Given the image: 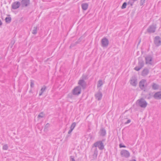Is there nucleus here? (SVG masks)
<instances>
[{
    "instance_id": "nucleus-1",
    "label": "nucleus",
    "mask_w": 161,
    "mask_h": 161,
    "mask_svg": "<svg viewBox=\"0 0 161 161\" xmlns=\"http://www.w3.org/2000/svg\"><path fill=\"white\" fill-rule=\"evenodd\" d=\"M105 139H103L101 141H98L94 143L92 145V148L98 147L99 149L102 150L104 148V145L103 142L105 141Z\"/></svg>"
},
{
    "instance_id": "nucleus-2",
    "label": "nucleus",
    "mask_w": 161,
    "mask_h": 161,
    "mask_svg": "<svg viewBox=\"0 0 161 161\" xmlns=\"http://www.w3.org/2000/svg\"><path fill=\"white\" fill-rule=\"evenodd\" d=\"M138 63L137 66L135 67L134 69L137 71H139L144 66V61L142 59V58L139 57L138 58Z\"/></svg>"
},
{
    "instance_id": "nucleus-3",
    "label": "nucleus",
    "mask_w": 161,
    "mask_h": 161,
    "mask_svg": "<svg viewBox=\"0 0 161 161\" xmlns=\"http://www.w3.org/2000/svg\"><path fill=\"white\" fill-rule=\"evenodd\" d=\"M72 92L74 95L78 96L81 93V87L80 86H77L74 88Z\"/></svg>"
},
{
    "instance_id": "nucleus-4",
    "label": "nucleus",
    "mask_w": 161,
    "mask_h": 161,
    "mask_svg": "<svg viewBox=\"0 0 161 161\" xmlns=\"http://www.w3.org/2000/svg\"><path fill=\"white\" fill-rule=\"evenodd\" d=\"M138 105L142 108H145L147 104V103L143 98H141L137 100Z\"/></svg>"
},
{
    "instance_id": "nucleus-5",
    "label": "nucleus",
    "mask_w": 161,
    "mask_h": 161,
    "mask_svg": "<svg viewBox=\"0 0 161 161\" xmlns=\"http://www.w3.org/2000/svg\"><path fill=\"white\" fill-rule=\"evenodd\" d=\"M130 84L133 86L136 87L137 84V79L135 75L132 76L130 81Z\"/></svg>"
},
{
    "instance_id": "nucleus-6",
    "label": "nucleus",
    "mask_w": 161,
    "mask_h": 161,
    "mask_svg": "<svg viewBox=\"0 0 161 161\" xmlns=\"http://www.w3.org/2000/svg\"><path fill=\"white\" fill-rule=\"evenodd\" d=\"M109 43V41L106 37H104L101 40V46L103 47H107Z\"/></svg>"
},
{
    "instance_id": "nucleus-7",
    "label": "nucleus",
    "mask_w": 161,
    "mask_h": 161,
    "mask_svg": "<svg viewBox=\"0 0 161 161\" xmlns=\"http://www.w3.org/2000/svg\"><path fill=\"white\" fill-rule=\"evenodd\" d=\"M154 43L156 47H158L161 45V38L159 36H156L154 39Z\"/></svg>"
},
{
    "instance_id": "nucleus-8",
    "label": "nucleus",
    "mask_w": 161,
    "mask_h": 161,
    "mask_svg": "<svg viewBox=\"0 0 161 161\" xmlns=\"http://www.w3.org/2000/svg\"><path fill=\"white\" fill-rule=\"evenodd\" d=\"M146 82V80L145 79L142 80L139 82V86L140 88L142 90H143L144 91L146 90L145 87L147 86H145V84Z\"/></svg>"
},
{
    "instance_id": "nucleus-9",
    "label": "nucleus",
    "mask_w": 161,
    "mask_h": 161,
    "mask_svg": "<svg viewBox=\"0 0 161 161\" xmlns=\"http://www.w3.org/2000/svg\"><path fill=\"white\" fill-rule=\"evenodd\" d=\"M156 29V25H152L149 26L147 29V31L149 33H154Z\"/></svg>"
},
{
    "instance_id": "nucleus-10",
    "label": "nucleus",
    "mask_w": 161,
    "mask_h": 161,
    "mask_svg": "<svg viewBox=\"0 0 161 161\" xmlns=\"http://www.w3.org/2000/svg\"><path fill=\"white\" fill-rule=\"evenodd\" d=\"M120 155L122 157L128 158L130 156V153L128 151L123 149L121 151Z\"/></svg>"
},
{
    "instance_id": "nucleus-11",
    "label": "nucleus",
    "mask_w": 161,
    "mask_h": 161,
    "mask_svg": "<svg viewBox=\"0 0 161 161\" xmlns=\"http://www.w3.org/2000/svg\"><path fill=\"white\" fill-rule=\"evenodd\" d=\"M78 84L79 86H80L84 90L86 89V83L84 80L80 79L79 80Z\"/></svg>"
},
{
    "instance_id": "nucleus-12",
    "label": "nucleus",
    "mask_w": 161,
    "mask_h": 161,
    "mask_svg": "<svg viewBox=\"0 0 161 161\" xmlns=\"http://www.w3.org/2000/svg\"><path fill=\"white\" fill-rule=\"evenodd\" d=\"M101 89H99L98 92H97L95 95V98L98 101L101 100L103 96L102 92L101 91Z\"/></svg>"
},
{
    "instance_id": "nucleus-13",
    "label": "nucleus",
    "mask_w": 161,
    "mask_h": 161,
    "mask_svg": "<svg viewBox=\"0 0 161 161\" xmlns=\"http://www.w3.org/2000/svg\"><path fill=\"white\" fill-rule=\"evenodd\" d=\"M30 3V0H22L20 4L22 7H25L29 5Z\"/></svg>"
},
{
    "instance_id": "nucleus-14",
    "label": "nucleus",
    "mask_w": 161,
    "mask_h": 161,
    "mask_svg": "<svg viewBox=\"0 0 161 161\" xmlns=\"http://www.w3.org/2000/svg\"><path fill=\"white\" fill-rule=\"evenodd\" d=\"M21 5L19 1L14 2L11 5L12 9H16L18 8Z\"/></svg>"
},
{
    "instance_id": "nucleus-15",
    "label": "nucleus",
    "mask_w": 161,
    "mask_h": 161,
    "mask_svg": "<svg viewBox=\"0 0 161 161\" xmlns=\"http://www.w3.org/2000/svg\"><path fill=\"white\" fill-rule=\"evenodd\" d=\"M153 57L151 55H148L145 57L146 64L152 65Z\"/></svg>"
},
{
    "instance_id": "nucleus-16",
    "label": "nucleus",
    "mask_w": 161,
    "mask_h": 161,
    "mask_svg": "<svg viewBox=\"0 0 161 161\" xmlns=\"http://www.w3.org/2000/svg\"><path fill=\"white\" fill-rule=\"evenodd\" d=\"M153 97L156 99H161V91L155 93Z\"/></svg>"
},
{
    "instance_id": "nucleus-17",
    "label": "nucleus",
    "mask_w": 161,
    "mask_h": 161,
    "mask_svg": "<svg viewBox=\"0 0 161 161\" xmlns=\"http://www.w3.org/2000/svg\"><path fill=\"white\" fill-rule=\"evenodd\" d=\"M93 150V154L92 155V158L95 160L96 159L98 154V151L97 147H95L94 149H92Z\"/></svg>"
},
{
    "instance_id": "nucleus-18",
    "label": "nucleus",
    "mask_w": 161,
    "mask_h": 161,
    "mask_svg": "<svg viewBox=\"0 0 161 161\" xmlns=\"http://www.w3.org/2000/svg\"><path fill=\"white\" fill-rule=\"evenodd\" d=\"M149 73V69L147 68H144L142 72L141 75L142 76H145L147 75Z\"/></svg>"
},
{
    "instance_id": "nucleus-19",
    "label": "nucleus",
    "mask_w": 161,
    "mask_h": 161,
    "mask_svg": "<svg viewBox=\"0 0 161 161\" xmlns=\"http://www.w3.org/2000/svg\"><path fill=\"white\" fill-rule=\"evenodd\" d=\"M100 135L102 136H104L106 134V131L104 128L101 127L100 129Z\"/></svg>"
},
{
    "instance_id": "nucleus-20",
    "label": "nucleus",
    "mask_w": 161,
    "mask_h": 161,
    "mask_svg": "<svg viewBox=\"0 0 161 161\" xmlns=\"http://www.w3.org/2000/svg\"><path fill=\"white\" fill-rule=\"evenodd\" d=\"M152 89L153 90H156L158 89L159 86L157 84L155 83H153L152 84Z\"/></svg>"
},
{
    "instance_id": "nucleus-21",
    "label": "nucleus",
    "mask_w": 161,
    "mask_h": 161,
    "mask_svg": "<svg viewBox=\"0 0 161 161\" xmlns=\"http://www.w3.org/2000/svg\"><path fill=\"white\" fill-rule=\"evenodd\" d=\"M88 6V4L87 3H83L81 4V8L84 10H86Z\"/></svg>"
},
{
    "instance_id": "nucleus-22",
    "label": "nucleus",
    "mask_w": 161,
    "mask_h": 161,
    "mask_svg": "<svg viewBox=\"0 0 161 161\" xmlns=\"http://www.w3.org/2000/svg\"><path fill=\"white\" fill-rule=\"evenodd\" d=\"M39 30V27L37 26L33 27L32 33L34 35H36L37 32V31Z\"/></svg>"
},
{
    "instance_id": "nucleus-23",
    "label": "nucleus",
    "mask_w": 161,
    "mask_h": 161,
    "mask_svg": "<svg viewBox=\"0 0 161 161\" xmlns=\"http://www.w3.org/2000/svg\"><path fill=\"white\" fill-rule=\"evenodd\" d=\"M103 85V80H100L98 82L97 84V87L98 88L101 86Z\"/></svg>"
},
{
    "instance_id": "nucleus-24",
    "label": "nucleus",
    "mask_w": 161,
    "mask_h": 161,
    "mask_svg": "<svg viewBox=\"0 0 161 161\" xmlns=\"http://www.w3.org/2000/svg\"><path fill=\"white\" fill-rule=\"evenodd\" d=\"M82 79L84 80H87L88 79V75H87L83 74L82 76Z\"/></svg>"
},
{
    "instance_id": "nucleus-25",
    "label": "nucleus",
    "mask_w": 161,
    "mask_h": 161,
    "mask_svg": "<svg viewBox=\"0 0 161 161\" xmlns=\"http://www.w3.org/2000/svg\"><path fill=\"white\" fill-rule=\"evenodd\" d=\"M5 22L7 23H10L11 21V17H6L5 19Z\"/></svg>"
},
{
    "instance_id": "nucleus-26",
    "label": "nucleus",
    "mask_w": 161,
    "mask_h": 161,
    "mask_svg": "<svg viewBox=\"0 0 161 161\" xmlns=\"http://www.w3.org/2000/svg\"><path fill=\"white\" fill-rule=\"evenodd\" d=\"M76 124L75 122L73 123L72 124L70 127V129L71 130H73L74 129V128L75 127V126H76Z\"/></svg>"
},
{
    "instance_id": "nucleus-27",
    "label": "nucleus",
    "mask_w": 161,
    "mask_h": 161,
    "mask_svg": "<svg viewBox=\"0 0 161 161\" xmlns=\"http://www.w3.org/2000/svg\"><path fill=\"white\" fill-rule=\"evenodd\" d=\"M47 89V87L45 86H43L41 88L40 91L42 92H43Z\"/></svg>"
},
{
    "instance_id": "nucleus-28",
    "label": "nucleus",
    "mask_w": 161,
    "mask_h": 161,
    "mask_svg": "<svg viewBox=\"0 0 161 161\" xmlns=\"http://www.w3.org/2000/svg\"><path fill=\"white\" fill-rule=\"evenodd\" d=\"M127 4L126 2H124L121 6V8L122 9L125 8H126Z\"/></svg>"
},
{
    "instance_id": "nucleus-29",
    "label": "nucleus",
    "mask_w": 161,
    "mask_h": 161,
    "mask_svg": "<svg viewBox=\"0 0 161 161\" xmlns=\"http://www.w3.org/2000/svg\"><path fill=\"white\" fill-rule=\"evenodd\" d=\"M74 94H73L72 93H69L67 95V97L68 98H70L71 99H73V95Z\"/></svg>"
},
{
    "instance_id": "nucleus-30",
    "label": "nucleus",
    "mask_w": 161,
    "mask_h": 161,
    "mask_svg": "<svg viewBox=\"0 0 161 161\" xmlns=\"http://www.w3.org/2000/svg\"><path fill=\"white\" fill-rule=\"evenodd\" d=\"M134 1H132L131 0H130L127 3L128 5H130V6H132L134 4Z\"/></svg>"
},
{
    "instance_id": "nucleus-31",
    "label": "nucleus",
    "mask_w": 161,
    "mask_h": 161,
    "mask_svg": "<svg viewBox=\"0 0 161 161\" xmlns=\"http://www.w3.org/2000/svg\"><path fill=\"white\" fill-rule=\"evenodd\" d=\"M77 44H78V43H77V42H76L74 43H72L71 44V45L69 47H70V48H71L72 47H75V46Z\"/></svg>"
},
{
    "instance_id": "nucleus-32",
    "label": "nucleus",
    "mask_w": 161,
    "mask_h": 161,
    "mask_svg": "<svg viewBox=\"0 0 161 161\" xmlns=\"http://www.w3.org/2000/svg\"><path fill=\"white\" fill-rule=\"evenodd\" d=\"M31 84H30V86L31 88H33L34 87V81L33 80H31Z\"/></svg>"
},
{
    "instance_id": "nucleus-33",
    "label": "nucleus",
    "mask_w": 161,
    "mask_h": 161,
    "mask_svg": "<svg viewBox=\"0 0 161 161\" xmlns=\"http://www.w3.org/2000/svg\"><path fill=\"white\" fill-rule=\"evenodd\" d=\"M8 148V147L7 144L4 145L3 147V149L4 150H7Z\"/></svg>"
},
{
    "instance_id": "nucleus-34",
    "label": "nucleus",
    "mask_w": 161,
    "mask_h": 161,
    "mask_svg": "<svg viewBox=\"0 0 161 161\" xmlns=\"http://www.w3.org/2000/svg\"><path fill=\"white\" fill-rule=\"evenodd\" d=\"M43 117V112L40 113L38 116V118H42Z\"/></svg>"
},
{
    "instance_id": "nucleus-35",
    "label": "nucleus",
    "mask_w": 161,
    "mask_h": 161,
    "mask_svg": "<svg viewBox=\"0 0 161 161\" xmlns=\"http://www.w3.org/2000/svg\"><path fill=\"white\" fill-rule=\"evenodd\" d=\"M127 119V121H125V124H126L130 122L131 120L130 119H128L127 118H125L124 120Z\"/></svg>"
},
{
    "instance_id": "nucleus-36",
    "label": "nucleus",
    "mask_w": 161,
    "mask_h": 161,
    "mask_svg": "<svg viewBox=\"0 0 161 161\" xmlns=\"http://www.w3.org/2000/svg\"><path fill=\"white\" fill-rule=\"evenodd\" d=\"M146 0H141L140 1V6H142L145 3Z\"/></svg>"
},
{
    "instance_id": "nucleus-37",
    "label": "nucleus",
    "mask_w": 161,
    "mask_h": 161,
    "mask_svg": "<svg viewBox=\"0 0 161 161\" xmlns=\"http://www.w3.org/2000/svg\"><path fill=\"white\" fill-rule=\"evenodd\" d=\"M70 161H75L74 157L73 156H71L70 157Z\"/></svg>"
},
{
    "instance_id": "nucleus-38",
    "label": "nucleus",
    "mask_w": 161,
    "mask_h": 161,
    "mask_svg": "<svg viewBox=\"0 0 161 161\" xmlns=\"http://www.w3.org/2000/svg\"><path fill=\"white\" fill-rule=\"evenodd\" d=\"M82 37H80L76 42L78 44L81 41Z\"/></svg>"
},
{
    "instance_id": "nucleus-39",
    "label": "nucleus",
    "mask_w": 161,
    "mask_h": 161,
    "mask_svg": "<svg viewBox=\"0 0 161 161\" xmlns=\"http://www.w3.org/2000/svg\"><path fill=\"white\" fill-rule=\"evenodd\" d=\"M119 147L120 148H122V147H124L125 148L126 147V146L124 145H122L121 144H120L119 145Z\"/></svg>"
},
{
    "instance_id": "nucleus-40",
    "label": "nucleus",
    "mask_w": 161,
    "mask_h": 161,
    "mask_svg": "<svg viewBox=\"0 0 161 161\" xmlns=\"http://www.w3.org/2000/svg\"><path fill=\"white\" fill-rule=\"evenodd\" d=\"M70 136V135L69 134L67 135L66 137L65 138V140L67 141L68 140L69 137Z\"/></svg>"
},
{
    "instance_id": "nucleus-41",
    "label": "nucleus",
    "mask_w": 161,
    "mask_h": 161,
    "mask_svg": "<svg viewBox=\"0 0 161 161\" xmlns=\"http://www.w3.org/2000/svg\"><path fill=\"white\" fill-rule=\"evenodd\" d=\"M49 126V123H47L46 124L45 126V128H47Z\"/></svg>"
},
{
    "instance_id": "nucleus-42",
    "label": "nucleus",
    "mask_w": 161,
    "mask_h": 161,
    "mask_svg": "<svg viewBox=\"0 0 161 161\" xmlns=\"http://www.w3.org/2000/svg\"><path fill=\"white\" fill-rule=\"evenodd\" d=\"M72 130H72L71 129H70L68 131V134H70L71 133V132H72Z\"/></svg>"
},
{
    "instance_id": "nucleus-43",
    "label": "nucleus",
    "mask_w": 161,
    "mask_h": 161,
    "mask_svg": "<svg viewBox=\"0 0 161 161\" xmlns=\"http://www.w3.org/2000/svg\"><path fill=\"white\" fill-rule=\"evenodd\" d=\"M43 93V92H41L39 93V96H41V95H42V93Z\"/></svg>"
},
{
    "instance_id": "nucleus-44",
    "label": "nucleus",
    "mask_w": 161,
    "mask_h": 161,
    "mask_svg": "<svg viewBox=\"0 0 161 161\" xmlns=\"http://www.w3.org/2000/svg\"><path fill=\"white\" fill-rule=\"evenodd\" d=\"M29 93H33V92L32 91V90L31 89V90H30L29 91Z\"/></svg>"
},
{
    "instance_id": "nucleus-45",
    "label": "nucleus",
    "mask_w": 161,
    "mask_h": 161,
    "mask_svg": "<svg viewBox=\"0 0 161 161\" xmlns=\"http://www.w3.org/2000/svg\"><path fill=\"white\" fill-rule=\"evenodd\" d=\"M2 25V23L1 20L0 19V25Z\"/></svg>"
},
{
    "instance_id": "nucleus-46",
    "label": "nucleus",
    "mask_w": 161,
    "mask_h": 161,
    "mask_svg": "<svg viewBox=\"0 0 161 161\" xmlns=\"http://www.w3.org/2000/svg\"><path fill=\"white\" fill-rule=\"evenodd\" d=\"M130 161H136L135 159H132L131 160H130Z\"/></svg>"
},
{
    "instance_id": "nucleus-47",
    "label": "nucleus",
    "mask_w": 161,
    "mask_h": 161,
    "mask_svg": "<svg viewBox=\"0 0 161 161\" xmlns=\"http://www.w3.org/2000/svg\"><path fill=\"white\" fill-rule=\"evenodd\" d=\"M151 98V97H148L147 98L148 99H150Z\"/></svg>"
},
{
    "instance_id": "nucleus-48",
    "label": "nucleus",
    "mask_w": 161,
    "mask_h": 161,
    "mask_svg": "<svg viewBox=\"0 0 161 161\" xmlns=\"http://www.w3.org/2000/svg\"><path fill=\"white\" fill-rule=\"evenodd\" d=\"M133 1H134V2H135L136 1H137V0H132Z\"/></svg>"
},
{
    "instance_id": "nucleus-49",
    "label": "nucleus",
    "mask_w": 161,
    "mask_h": 161,
    "mask_svg": "<svg viewBox=\"0 0 161 161\" xmlns=\"http://www.w3.org/2000/svg\"><path fill=\"white\" fill-rule=\"evenodd\" d=\"M151 93H149V96H151Z\"/></svg>"
}]
</instances>
